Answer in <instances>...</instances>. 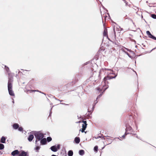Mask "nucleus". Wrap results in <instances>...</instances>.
I'll list each match as a JSON object with an SVG mask.
<instances>
[{"instance_id":"f257e3e1","label":"nucleus","mask_w":156,"mask_h":156,"mask_svg":"<svg viewBox=\"0 0 156 156\" xmlns=\"http://www.w3.org/2000/svg\"><path fill=\"white\" fill-rule=\"evenodd\" d=\"M108 73V75L104 77L102 83V85L103 86L102 89H101L99 87L96 88L97 90L99 91V92H101L102 90L103 92L108 87V81L115 78L117 76L112 70H109V72Z\"/></svg>"},{"instance_id":"f03ea898","label":"nucleus","mask_w":156,"mask_h":156,"mask_svg":"<svg viewBox=\"0 0 156 156\" xmlns=\"http://www.w3.org/2000/svg\"><path fill=\"white\" fill-rule=\"evenodd\" d=\"M34 135L37 140H40L42 139L44 137V134L40 132L36 133Z\"/></svg>"},{"instance_id":"7ed1b4c3","label":"nucleus","mask_w":156,"mask_h":156,"mask_svg":"<svg viewBox=\"0 0 156 156\" xmlns=\"http://www.w3.org/2000/svg\"><path fill=\"white\" fill-rule=\"evenodd\" d=\"M82 122L83 123L82 125V128L81 130H80V131H81L82 133H83L84 132V130H85L87 124V123L86 121H83Z\"/></svg>"},{"instance_id":"20e7f679","label":"nucleus","mask_w":156,"mask_h":156,"mask_svg":"<svg viewBox=\"0 0 156 156\" xmlns=\"http://www.w3.org/2000/svg\"><path fill=\"white\" fill-rule=\"evenodd\" d=\"M12 79H10L9 80H8V89H12V83L13 81L12 80Z\"/></svg>"},{"instance_id":"39448f33","label":"nucleus","mask_w":156,"mask_h":156,"mask_svg":"<svg viewBox=\"0 0 156 156\" xmlns=\"http://www.w3.org/2000/svg\"><path fill=\"white\" fill-rule=\"evenodd\" d=\"M19 156H29V154L28 152L22 151L20 153Z\"/></svg>"},{"instance_id":"423d86ee","label":"nucleus","mask_w":156,"mask_h":156,"mask_svg":"<svg viewBox=\"0 0 156 156\" xmlns=\"http://www.w3.org/2000/svg\"><path fill=\"white\" fill-rule=\"evenodd\" d=\"M146 34L149 38L156 40V37L152 35L149 31H147Z\"/></svg>"},{"instance_id":"0eeeda50","label":"nucleus","mask_w":156,"mask_h":156,"mask_svg":"<svg viewBox=\"0 0 156 156\" xmlns=\"http://www.w3.org/2000/svg\"><path fill=\"white\" fill-rule=\"evenodd\" d=\"M132 130V127L130 126H129L126 127V132L125 133V134L127 135V134H128L129 133H127L128 131H129L130 132H131Z\"/></svg>"},{"instance_id":"6e6552de","label":"nucleus","mask_w":156,"mask_h":156,"mask_svg":"<svg viewBox=\"0 0 156 156\" xmlns=\"http://www.w3.org/2000/svg\"><path fill=\"white\" fill-rule=\"evenodd\" d=\"M20 153V152L18 150H15L11 153V155L13 156H15L16 155L18 154L19 155V154Z\"/></svg>"},{"instance_id":"1a4fd4ad","label":"nucleus","mask_w":156,"mask_h":156,"mask_svg":"<svg viewBox=\"0 0 156 156\" xmlns=\"http://www.w3.org/2000/svg\"><path fill=\"white\" fill-rule=\"evenodd\" d=\"M103 35L104 36L106 37L109 40V39L108 37V32H107V29L105 28L104 29V30L103 33Z\"/></svg>"},{"instance_id":"9d476101","label":"nucleus","mask_w":156,"mask_h":156,"mask_svg":"<svg viewBox=\"0 0 156 156\" xmlns=\"http://www.w3.org/2000/svg\"><path fill=\"white\" fill-rule=\"evenodd\" d=\"M50 149L52 151L54 152H56L58 151V149L55 146H53L51 147Z\"/></svg>"},{"instance_id":"9b49d317","label":"nucleus","mask_w":156,"mask_h":156,"mask_svg":"<svg viewBox=\"0 0 156 156\" xmlns=\"http://www.w3.org/2000/svg\"><path fill=\"white\" fill-rule=\"evenodd\" d=\"M47 140L45 138H44L41 139V143L42 145H44L46 144Z\"/></svg>"},{"instance_id":"f8f14e48","label":"nucleus","mask_w":156,"mask_h":156,"mask_svg":"<svg viewBox=\"0 0 156 156\" xmlns=\"http://www.w3.org/2000/svg\"><path fill=\"white\" fill-rule=\"evenodd\" d=\"M9 94L12 96H14L15 94L14 93V92L12 90V89H8Z\"/></svg>"},{"instance_id":"ddd939ff","label":"nucleus","mask_w":156,"mask_h":156,"mask_svg":"<svg viewBox=\"0 0 156 156\" xmlns=\"http://www.w3.org/2000/svg\"><path fill=\"white\" fill-rule=\"evenodd\" d=\"M74 141L76 144H79L80 141V139L79 137H76L74 139Z\"/></svg>"},{"instance_id":"4468645a","label":"nucleus","mask_w":156,"mask_h":156,"mask_svg":"<svg viewBox=\"0 0 156 156\" xmlns=\"http://www.w3.org/2000/svg\"><path fill=\"white\" fill-rule=\"evenodd\" d=\"M13 128L15 129H17L19 127V125L16 123H14L13 125Z\"/></svg>"},{"instance_id":"2eb2a0df","label":"nucleus","mask_w":156,"mask_h":156,"mask_svg":"<svg viewBox=\"0 0 156 156\" xmlns=\"http://www.w3.org/2000/svg\"><path fill=\"white\" fill-rule=\"evenodd\" d=\"M34 138V135L32 134H30L28 138V139L29 141L30 142V141H32V140Z\"/></svg>"},{"instance_id":"dca6fc26","label":"nucleus","mask_w":156,"mask_h":156,"mask_svg":"<svg viewBox=\"0 0 156 156\" xmlns=\"http://www.w3.org/2000/svg\"><path fill=\"white\" fill-rule=\"evenodd\" d=\"M6 139L4 137H2L0 140V142L1 143H5Z\"/></svg>"},{"instance_id":"f3484780","label":"nucleus","mask_w":156,"mask_h":156,"mask_svg":"<svg viewBox=\"0 0 156 156\" xmlns=\"http://www.w3.org/2000/svg\"><path fill=\"white\" fill-rule=\"evenodd\" d=\"M105 139H106L107 141H108L109 142H110L109 144L111 143L112 141V139H111L109 137H108H108H106Z\"/></svg>"},{"instance_id":"a211bd4d","label":"nucleus","mask_w":156,"mask_h":156,"mask_svg":"<svg viewBox=\"0 0 156 156\" xmlns=\"http://www.w3.org/2000/svg\"><path fill=\"white\" fill-rule=\"evenodd\" d=\"M69 156H72L73 154V152L72 150L69 151L68 153Z\"/></svg>"},{"instance_id":"6ab92c4d","label":"nucleus","mask_w":156,"mask_h":156,"mask_svg":"<svg viewBox=\"0 0 156 156\" xmlns=\"http://www.w3.org/2000/svg\"><path fill=\"white\" fill-rule=\"evenodd\" d=\"M79 153L80 155H82L84 154V151L83 150H81L79 151Z\"/></svg>"},{"instance_id":"aec40b11","label":"nucleus","mask_w":156,"mask_h":156,"mask_svg":"<svg viewBox=\"0 0 156 156\" xmlns=\"http://www.w3.org/2000/svg\"><path fill=\"white\" fill-rule=\"evenodd\" d=\"M8 75H9V78H8V79H9V80H9V79H12V81H13V77H12V74L11 73H9L8 74Z\"/></svg>"},{"instance_id":"412c9836","label":"nucleus","mask_w":156,"mask_h":156,"mask_svg":"<svg viewBox=\"0 0 156 156\" xmlns=\"http://www.w3.org/2000/svg\"><path fill=\"white\" fill-rule=\"evenodd\" d=\"M98 147L97 146H95L94 148V150L95 151L97 152L98 151Z\"/></svg>"},{"instance_id":"4be33fe9","label":"nucleus","mask_w":156,"mask_h":156,"mask_svg":"<svg viewBox=\"0 0 156 156\" xmlns=\"http://www.w3.org/2000/svg\"><path fill=\"white\" fill-rule=\"evenodd\" d=\"M4 148V145L0 143V149L2 150Z\"/></svg>"},{"instance_id":"5701e85b","label":"nucleus","mask_w":156,"mask_h":156,"mask_svg":"<svg viewBox=\"0 0 156 156\" xmlns=\"http://www.w3.org/2000/svg\"><path fill=\"white\" fill-rule=\"evenodd\" d=\"M48 142H49L52 140V138L50 137H48L47 138Z\"/></svg>"},{"instance_id":"b1692460","label":"nucleus","mask_w":156,"mask_h":156,"mask_svg":"<svg viewBox=\"0 0 156 156\" xmlns=\"http://www.w3.org/2000/svg\"><path fill=\"white\" fill-rule=\"evenodd\" d=\"M151 17L154 19H156V15L154 14H152L151 15Z\"/></svg>"},{"instance_id":"393cba45","label":"nucleus","mask_w":156,"mask_h":156,"mask_svg":"<svg viewBox=\"0 0 156 156\" xmlns=\"http://www.w3.org/2000/svg\"><path fill=\"white\" fill-rule=\"evenodd\" d=\"M18 130L20 131H23V128L22 127H19Z\"/></svg>"},{"instance_id":"a878e982","label":"nucleus","mask_w":156,"mask_h":156,"mask_svg":"<svg viewBox=\"0 0 156 156\" xmlns=\"http://www.w3.org/2000/svg\"><path fill=\"white\" fill-rule=\"evenodd\" d=\"M127 40H129L130 41H134V40L132 39L131 38V37H127Z\"/></svg>"},{"instance_id":"bb28decb","label":"nucleus","mask_w":156,"mask_h":156,"mask_svg":"<svg viewBox=\"0 0 156 156\" xmlns=\"http://www.w3.org/2000/svg\"><path fill=\"white\" fill-rule=\"evenodd\" d=\"M5 69H6V71L7 72H8V71H9V69L8 67H6V66H5Z\"/></svg>"},{"instance_id":"cd10ccee","label":"nucleus","mask_w":156,"mask_h":156,"mask_svg":"<svg viewBox=\"0 0 156 156\" xmlns=\"http://www.w3.org/2000/svg\"><path fill=\"white\" fill-rule=\"evenodd\" d=\"M40 147L39 146L35 148V150H37V151L38 152V150H39Z\"/></svg>"},{"instance_id":"c85d7f7f","label":"nucleus","mask_w":156,"mask_h":156,"mask_svg":"<svg viewBox=\"0 0 156 156\" xmlns=\"http://www.w3.org/2000/svg\"><path fill=\"white\" fill-rule=\"evenodd\" d=\"M56 148L58 149H58H59L60 148V145L59 144H58L57 145V146L56 147Z\"/></svg>"},{"instance_id":"c756f323","label":"nucleus","mask_w":156,"mask_h":156,"mask_svg":"<svg viewBox=\"0 0 156 156\" xmlns=\"http://www.w3.org/2000/svg\"><path fill=\"white\" fill-rule=\"evenodd\" d=\"M114 33L115 36V29H114Z\"/></svg>"},{"instance_id":"7c9ffc66","label":"nucleus","mask_w":156,"mask_h":156,"mask_svg":"<svg viewBox=\"0 0 156 156\" xmlns=\"http://www.w3.org/2000/svg\"><path fill=\"white\" fill-rule=\"evenodd\" d=\"M125 135H123L122 136L123 137V138H124L125 137Z\"/></svg>"},{"instance_id":"2f4dec72","label":"nucleus","mask_w":156,"mask_h":156,"mask_svg":"<svg viewBox=\"0 0 156 156\" xmlns=\"http://www.w3.org/2000/svg\"><path fill=\"white\" fill-rule=\"evenodd\" d=\"M51 156H57L53 154Z\"/></svg>"},{"instance_id":"473e14b6","label":"nucleus","mask_w":156,"mask_h":156,"mask_svg":"<svg viewBox=\"0 0 156 156\" xmlns=\"http://www.w3.org/2000/svg\"><path fill=\"white\" fill-rule=\"evenodd\" d=\"M126 5H127V3L126 2Z\"/></svg>"},{"instance_id":"72a5a7b5","label":"nucleus","mask_w":156,"mask_h":156,"mask_svg":"<svg viewBox=\"0 0 156 156\" xmlns=\"http://www.w3.org/2000/svg\"><path fill=\"white\" fill-rule=\"evenodd\" d=\"M37 140H36L35 142L36 143L37 142Z\"/></svg>"},{"instance_id":"f704fd0d","label":"nucleus","mask_w":156,"mask_h":156,"mask_svg":"<svg viewBox=\"0 0 156 156\" xmlns=\"http://www.w3.org/2000/svg\"><path fill=\"white\" fill-rule=\"evenodd\" d=\"M124 2H126V1H125V0H124Z\"/></svg>"},{"instance_id":"c9c22d12","label":"nucleus","mask_w":156,"mask_h":156,"mask_svg":"<svg viewBox=\"0 0 156 156\" xmlns=\"http://www.w3.org/2000/svg\"><path fill=\"white\" fill-rule=\"evenodd\" d=\"M106 17H107V16H105V18Z\"/></svg>"}]
</instances>
